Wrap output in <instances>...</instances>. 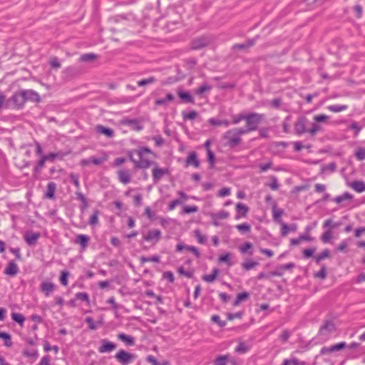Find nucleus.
<instances>
[{"mask_svg": "<svg viewBox=\"0 0 365 365\" xmlns=\"http://www.w3.org/2000/svg\"><path fill=\"white\" fill-rule=\"evenodd\" d=\"M138 158V160H135L131 156L130 160L135 163V167L139 168H149L153 163L145 158V154H150L152 153V151L150 149L148 148H142L135 151Z\"/></svg>", "mask_w": 365, "mask_h": 365, "instance_id": "obj_1", "label": "nucleus"}, {"mask_svg": "<svg viewBox=\"0 0 365 365\" xmlns=\"http://www.w3.org/2000/svg\"><path fill=\"white\" fill-rule=\"evenodd\" d=\"M264 119V115L252 113L248 115H246V123L247 126L250 128V130H255L257 128V125L260 123V122Z\"/></svg>", "mask_w": 365, "mask_h": 365, "instance_id": "obj_2", "label": "nucleus"}, {"mask_svg": "<svg viewBox=\"0 0 365 365\" xmlns=\"http://www.w3.org/2000/svg\"><path fill=\"white\" fill-rule=\"evenodd\" d=\"M223 138L227 140V144L231 148L238 145L242 140L241 138L238 135L237 130L234 128L227 130L224 134Z\"/></svg>", "mask_w": 365, "mask_h": 365, "instance_id": "obj_3", "label": "nucleus"}, {"mask_svg": "<svg viewBox=\"0 0 365 365\" xmlns=\"http://www.w3.org/2000/svg\"><path fill=\"white\" fill-rule=\"evenodd\" d=\"M115 358L121 364L127 365L135 358V355L121 349L118 351L115 356Z\"/></svg>", "mask_w": 365, "mask_h": 365, "instance_id": "obj_4", "label": "nucleus"}, {"mask_svg": "<svg viewBox=\"0 0 365 365\" xmlns=\"http://www.w3.org/2000/svg\"><path fill=\"white\" fill-rule=\"evenodd\" d=\"M161 231L157 229L150 230L146 235L143 236L144 240L152 242L155 245L161 238Z\"/></svg>", "mask_w": 365, "mask_h": 365, "instance_id": "obj_5", "label": "nucleus"}, {"mask_svg": "<svg viewBox=\"0 0 365 365\" xmlns=\"http://www.w3.org/2000/svg\"><path fill=\"white\" fill-rule=\"evenodd\" d=\"M9 101L12 103L14 108H20L24 105L25 97L23 91L14 93L10 98Z\"/></svg>", "mask_w": 365, "mask_h": 365, "instance_id": "obj_6", "label": "nucleus"}, {"mask_svg": "<svg viewBox=\"0 0 365 365\" xmlns=\"http://www.w3.org/2000/svg\"><path fill=\"white\" fill-rule=\"evenodd\" d=\"M210 42V39L207 36H200L192 41L191 48L194 50L200 49L207 46Z\"/></svg>", "mask_w": 365, "mask_h": 365, "instance_id": "obj_7", "label": "nucleus"}, {"mask_svg": "<svg viewBox=\"0 0 365 365\" xmlns=\"http://www.w3.org/2000/svg\"><path fill=\"white\" fill-rule=\"evenodd\" d=\"M346 346V344L345 342H340L336 344H334L331 346H324L322 348L320 351V354L326 355L333 353L334 351H338Z\"/></svg>", "mask_w": 365, "mask_h": 365, "instance_id": "obj_8", "label": "nucleus"}, {"mask_svg": "<svg viewBox=\"0 0 365 365\" xmlns=\"http://www.w3.org/2000/svg\"><path fill=\"white\" fill-rule=\"evenodd\" d=\"M116 344L108 339H102L101 345L98 347V351L101 354L110 352L116 349Z\"/></svg>", "mask_w": 365, "mask_h": 365, "instance_id": "obj_9", "label": "nucleus"}, {"mask_svg": "<svg viewBox=\"0 0 365 365\" xmlns=\"http://www.w3.org/2000/svg\"><path fill=\"white\" fill-rule=\"evenodd\" d=\"M236 211L237 214L235 215V219L240 220L242 217H247V215L249 212V207L243 203L238 202L236 204Z\"/></svg>", "mask_w": 365, "mask_h": 365, "instance_id": "obj_10", "label": "nucleus"}, {"mask_svg": "<svg viewBox=\"0 0 365 365\" xmlns=\"http://www.w3.org/2000/svg\"><path fill=\"white\" fill-rule=\"evenodd\" d=\"M23 93L25 97V102L26 101H31L34 102H39L41 101V98L38 93L33 90H23Z\"/></svg>", "mask_w": 365, "mask_h": 365, "instance_id": "obj_11", "label": "nucleus"}, {"mask_svg": "<svg viewBox=\"0 0 365 365\" xmlns=\"http://www.w3.org/2000/svg\"><path fill=\"white\" fill-rule=\"evenodd\" d=\"M39 237L40 234L38 232H28L24 236V240L30 246L35 245Z\"/></svg>", "mask_w": 365, "mask_h": 365, "instance_id": "obj_12", "label": "nucleus"}, {"mask_svg": "<svg viewBox=\"0 0 365 365\" xmlns=\"http://www.w3.org/2000/svg\"><path fill=\"white\" fill-rule=\"evenodd\" d=\"M168 173V169L160 168L155 166L153 169V178L155 182H158L165 175Z\"/></svg>", "mask_w": 365, "mask_h": 365, "instance_id": "obj_13", "label": "nucleus"}, {"mask_svg": "<svg viewBox=\"0 0 365 365\" xmlns=\"http://www.w3.org/2000/svg\"><path fill=\"white\" fill-rule=\"evenodd\" d=\"M282 230H281V235L283 237H285L288 235L289 232H296L297 230V225L295 223H292L291 225H287L284 223V222H280Z\"/></svg>", "mask_w": 365, "mask_h": 365, "instance_id": "obj_14", "label": "nucleus"}, {"mask_svg": "<svg viewBox=\"0 0 365 365\" xmlns=\"http://www.w3.org/2000/svg\"><path fill=\"white\" fill-rule=\"evenodd\" d=\"M55 287L51 282H43L41 284V291L48 297L54 291Z\"/></svg>", "mask_w": 365, "mask_h": 365, "instance_id": "obj_15", "label": "nucleus"}, {"mask_svg": "<svg viewBox=\"0 0 365 365\" xmlns=\"http://www.w3.org/2000/svg\"><path fill=\"white\" fill-rule=\"evenodd\" d=\"M96 131L98 133L104 135L109 138H111L114 136V131L113 129L104 127L101 125H98L96 126Z\"/></svg>", "mask_w": 365, "mask_h": 365, "instance_id": "obj_16", "label": "nucleus"}, {"mask_svg": "<svg viewBox=\"0 0 365 365\" xmlns=\"http://www.w3.org/2000/svg\"><path fill=\"white\" fill-rule=\"evenodd\" d=\"M179 98L184 102V103H194V98L192 96V95L188 91H184L182 90H178L177 92Z\"/></svg>", "mask_w": 365, "mask_h": 365, "instance_id": "obj_17", "label": "nucleus"}, {"mask_svg": "<svg viewBox=\"0 0 365 365\" xmlns=\"http://www.w3.org/2000/svg\"><path fill=\"white\" fill-rule=\"evenodd\" d=\"M349 187L357 192L365 191V182L361 180H355L349 184Z\"/></svg>", "mask_w": 365, "mask_h": 365, "instance_id": "obj_18", "label": "nucleus"}, {"mask_svg": "<svg viewBox=\"0 0 365 365\" xmlns=\"http://www.w3.org/2000/svg\"><path fill=\"white\" fill-rule=\"evenodd\" d=\"M18 272L17 264L14 262H9L7 267L4 269V274L10 276H14Z\"/></svg>", "mask_w": 365, "mask_h": 365, "instance_id": "obj_19", "label": "nucleus"}, {"mask_svg": "<svg viewBox=\"0 0 365 365\" xmlns=\"http://www.w3.org/2000/svg\"><path fill=\"white\" fill-rule=\"evenodd\" d=\"M239 251L242 254L253 255V245L251 242H247L239 247Z\"/></svg>", "mask_w": 365, "mask_h": 365, "instance_id": "obj_20", "label": "nucleus"}, {"mask_svg": "<svg viewBox=\"0 0 365 365\" xmlns=\"http://www.w3.org/2000/svg\"><path fill=\"white\" fill-rule=\"evenodd\" d=\"M118 179L123 184H128L130 181V175L128 170H120L118 172Z\"/></svg>", "mask_w": 365, "mask_h": 365, "instance_id": "obj_21", "label": "nucleus"}, {"mask_svg": "<svg viewBox=\"0 0 365 365\" xmlns=\"http://www.w3.org/2000/svg\"><path fill=\"white\" fill-rule=\"evenodd\" d=\"M305 126V119H298L294 125L295 132L299 135L304 133L306 131Z\"/></svg>", "mask_w": 365, "mask_h": 365, "instance_id": "obj_22", "label": "nucleus"}, {"mask_svg": "<svg viewBox=\"0 0 365 365\" xmlns=\"http://www.w3.org/2000/svg\"><path fill=\"white\" fill-rule=\"evenodd\" d=\"M175 97L172 93H168L164 98L155 100V105L159 106H166L168 102L173 101Z\"/></svg>", "mask_w": 365, "mask_h": 365, "instance_id": "obj_23", "label": "nucleus"}, {"mask_svg": "<svg viewBox=\"0 0 365 365\" xmlns=\"http://www.w3.org/2000/svg\"><path fill=\"white\" fill-rule=\"evenodd\" d=\"M186 165H192L195 168L200 166V161L197 158L196 153L195 152L190 153L186 159Z\"/></svg>", "mask_w": 365, "mask_h": 365, "instance_id": "obj_24", "label": "nucleus"}, {"mask_svg": "<svg viewBox=\"0 0 365 365\" xmlns=\"http://www.w3.org/2000/svg\"><path fill=\"white\" fill-rule=\"evenodd\" d=\"M89 237L86 235H78L76 237V242L81 245L82 249H86L88 247Z\"/></svg>", "mask_w": 365, "mask_h": 365, "instance_id": "obj_25", "label": "nucleus"}, {"mask_svg": "<svg viewBox=\"0 0 365 365\" xmlns=\"http://www.w3.org/2000/svg\"><path fill=\"white\" fill-rule=\"evenodd\" d=\"M219 274V269L217 268H215L212 269V273L210 274H206L202 277V279L207 282H213L216 278L217 274Z\"/></svg>", "mask_w": 365, "mask_h": 365, "instance_id": "obj_26", "label": "nucleus"}, {"mask_svg": "<svg viewBox=\"0 0 365 365\" xmlns=\"http://www.w3.org/2000/svg\"><path fill=\"white\" fill-rule=\"evenodd\" d=\"M56 189V185L53 182H50L47 185V191L46 193V197L49 199H53L54 197V193Z\"/></svg>", "mask_w": 365, "mask_h": 365, "instance_id": "obj_27", "label": "nucleus"}, {"mask_svg": "<svg viewBox=\"0 0 365 365\" xmlns=\"http://www.w3.org/2000/svg\"><path fill=\"white\" fill-rule=\"evenodd\" d=\"M118 338L125 342L127 345L132 346L135 344V339L133 336L126 335L125 334H119Z\"/></svg>", "mask_w": 365, "mask_h": 365, "instance_id": "obj_28", "label": "nucleus"}, {"mask_svg": "<svg viewBox=\"0 0 365 365\" xmlns=\"http://www.w3.org/2000/svg\"><path fill=\"white\" fill-rule=\"evenodd\" d=\"M348 108L346 105H331L327 107V109L333 113H339L344 111Z\"/></svg>", "mask_w": 365, "mask_h": 365, "instance_id": "obj_29", "label": "nucleus"}, {"mask_svg": "<svg viewBox=\"0 0 365 365\" xmlns=\"http://www.w3.org/2000/svg\"><path fill=\"white\" fill-rule=\"evenodd\" d=\"M195 237L197 238L198 243L204 245L207 242V237L206 235H202L200 230L194 231Z\"/></svg>", "mask_w": 365, "mask_h": 365, "instance_id": "obj_30", "label": "nucleus"}, {"mask_svg": "<svg viewBox=\"0 0 365 365\" xmlns=\"http://www.w3.org/2000/svg\"><path fill=\"white\" fill-rule=\"evenodd\" d=\"M211 214L214 215V217L215 219H217L219 220H225L228 218L230 216V213L224 210H220L219 212H212Z\"/></svg>", "mask_w": 365, "mask_h": 365, "instance_id": "obj_31", "label": "nucleus"}, {"mask_svg": "<svg viewBox=\"0 0 365 365\" xmlns=\"http://www.w3.org/2000/svg\"><path fill=\"white\" fill-rule=\"evenodd\" d=\"M11 317L14 322L20 324L21 327L24 325L25 317H24L23 314L13 312L11 313Z\"/></svg>", "mask_w": 365, "mask_h": 365, "instance_id": "obj_32", "label": "nucleus"}, {"mask_svg": "<svg viewBox=\"0 0 365 365\" xmlns=\"http://www.w3.org/2000/svg\"><path fill=\"white\" fill-rule=\"evenodd\" d=\"M258 265V262L252 259H247L242 264V267L245 270H250Z\"/></svg>", "mask_w": 365, "mask_h": 365, "instance_id": "obj_33", "label": "nucleus"}, {"mask_svg": "<svg viewBox=\"0 0 365 365\" xmlns=\"http://www.w3.org/2000/svg\"><path fill=\"white\" fill-rule=\"evenodd\" d=\"M229 359L228 355H221L216 358L213 365H226Z\"/></svg>", "mask_w": 365, "mask_h": 365, "instance_id": "obj_34", "label": "nucleus"}, {"mask_svg": "<svg viewBox=\"0 0 365 365\" xmlns=\"http://www.w3.org/2000/svg\"><path fill=\"white\" fill-rule=\"evenodd\" d=\"M330 255V252L329 250L326 249L320 254L316 255L314 257L315 261L317 263H319L322 260L328 258Z\"/></svg>", "mask_w": 365, "mask_h": 365, "instance_id": "obj_35", "label": "nucleus"}, {"mask_svg": "<svg viewBox=\"0 0 365 365\" xmlns=\"http://www.w3.org/2000/svg\"><path fill=\"white\" fill-rule=\"evenodd\" d=\"M0 338L4 340V345L6 346L10 347L12 345V341L11 336L6 333L0 331Z\"/></svg>", "mask_w": 365, "mask_h": 365, "instance_id": "obj_36", "label": "nucleus"}, {"mask_svg": "<svg viewBox=\"0 0 365 365\" xmlns=\"http://www.w3.org/2000/svg\"><path fill=\"white\" fill-rule=\"evenodd\" d=\"M160 260V257L158 255H153L151 257H142L140 258V262L142 263L153 262H159Z\"/></svg>", "mask_w": 365, "mask_h": 365, "instance_id": "obj_37", "label": "nucleus"}, {"mask_svg": "<svg viewBox=\"0 0 365 365\" xmlns=\"http://www.w3.org/2000/svg\"><path fill=\"white\" fill-rule=\"evenodd\" d=\"M283 365H305V363L296 358H292L291 359H285L283 362Z\"/></svg>", "mask_w": 365, "mask_h": 365, "instance_id": "obj_38", "label": "nucleus"}, {"mask_svg": "<svg viewBox=\"0 0 365 365\" xmlns=\"http://www.w3.org/2000/svg\"><path fill=\"white\" fill-rule=\"evenodd\" d=\"M212 89V86L210 85H208L207 83L205 84H203L202 86H200L197 89L195 90V93L197 95H202V93H204L206 91H209Z\"/></svg>", "mask_w": 365, "mask_h": 365, "instance_id": "obj_39", "label": "nucleus"}, {"mask_svg": "<svg viewBox=\"0 0 365 365\" xmlns=\"http://www.w3.org/2000/svg\"><path fill=\"white\" fill-rule=\"evenodd\" d=\"M106 160H107V157L106 155L99 157V158H96L95 156L91 157V163H93L96 165H99Z\"/></svg>", "mask_w": 365, "mask_h": 365, "instance_id": "obj_40", "label": "nucleus"}, {"mask_svg": "<svg viewBox=\"0 0 365 365\" xmlns=\"http://www.w3.org/2000/svg\"><path fill=\"white\" fill-rule=\"evenodd\" d=\"M231 258V254L230 253H226L225 255H222L219 257V262L226 263L228 266L232 265V262H230Z\"/></svg>", "mask_w": 365, "mask_h": 365, "instance_id": "obj_41", "label": "nucleus"}, {"mask_svg": "<svg viewBox=\"0 0 365 365\" xmlns=\"http://www.w3.org/2000/svg\"><path fill=\"white\" fill-rule=\"evenodd\" d=\"M76 195L77 196V199L79 200L81 202V203L83 204L82 208L83 210L86 209L88 207V201H87V199L86 198V197L83 195V193H81L80 192H76Z\"/></svg>", "mask_w": 365, "mask_h": 365, "instance_id": "obj_42", "label": "nucleus"}, {"mask_svg": "<svg viewBox=\"0 0 365 365\" xmlns=\"http://www.w3.org/2000/svg\"><path fill=\"white\" fill-rule=\"evenodd\" d=\"M236 228L240 232H248L251 230V226L247 223H243L236 225Z\"/></svg>", "mask_w": 365, "mask_h": 365, "instance_id": "obj_43", "label": "nucleus"}, {"mask_svg": "<svg viewBox=\"0 0 365 365\" xmlns=\"http://www.w3.org/2000/svg\"><path fill=\"white\" fill-rule=\"evenodd\" d=\"M69 276V272L68 271L63 270L61 273L60 282L61 284L63 286H66L68 284V278Z\"/></svg>", "mask_w": 365, "mask_h": 365, "instance_id": "obj_44", "label": "nucleus"}, {"mask_svg": "<svg viewBox=\"0 0 365 365\" xmlns=\"http://www.w3.org/2000/svg\"><path fill=\"white\" fill-rule=\"evenodd\" d=\"M355 156L359 160H364L365 159V148H359L355 152Z\"/></svg>", "mask_w": 365, "mask_h": 365, "instance_id": "obj_45", "label": "nucleus"}, {"mask_svg": "<svg viewBox=\"0 0 365 365\" xmlns=\"http://www.w3.org/2000/svg\"><path fill=\"white\" fill-rule=\"evenodd\" d=\"M248 296H249L248 293L245 292L239 294L234 302V304L238 305L241 302L247 299Z\"/></svg>", "mask_w": 365, "mask_h": 365, "instance_id": "obj_46", "label": "nucleus"}, {"mask_svg": "<svg viewBox=\"0 0 365 365\" xmlns=\"http://www.w3.org/2000/svg\"><path fill=\"white\" fill-rule=\"evenodd\" d=\"M155 81V78L154 77H150L146 79H142L139 81H138V86H144L148 84H151Z\"/></svg>", "mask_w": 365, "mask_h": 365, "instance_id": "obj_47", "label": "nucleus"}, {"mask_svg": "<svg viewBox=\"0 0 365 365\" xmlns=\"http://www.w3.org/2000/svg\"><path fill=\"white\" fill-rule=\"evenodd\" d=\"M198 211V207L195 205L193 206H184L182 208L183 214H189L192 212H196Z\"/></svg>", "mask_w": 365, "mask_h": 365, "instance_id": "obj_48", "label": "nucleus"}, {"mask_svg": "<svg viewBox=\"0 0 365 365\" xmlns=\"http://www.w3.org/2000/svg\"><path fill=\"white\" fill-rule=\"evenodd\" d=\"M332 237V233L331 230H327L324 232V234L321 237V240L324 243H327L329 242L330 239Z\"/></svg>", "mask_w": 365, "mask_h": 365, "instance_id": "obj_49", "label": "nucleus"}, {"mask_svg": "<svg viewBox=\"0 0 365 365\" xmlns=\"http://www.w3.org/2000/svg\"><path fill=\"white\" fill-rule=\"evenodd\" d=\"M98 211L96 210L91 216L89 220V224L91 225H96L98 222Z\"/></svg>", "mask_w": 365, "mask_h": 365, "instance_id": "obj_50", "label": "nucleus"}, {"mask_svg": "<svg viewBox=\"0 0 365 365\" xmlns=\"http://www.w3.org/2000/svg\"><path fill=\"white\" fill-rule=\"evenodd\" d=\"M145 215L150 220H153L155 218V212L148 206L145 208Z\"/></svg>", "mask_w": 365, "mask_h": 365, "instance_id": "obj_51", "label": "nucleus"}, {"mask_svg": "<svg viewBox=\"0 0 365 365\" xmlns=\"http://www.w3.org/2000/svg\"><path fill=\"white\" fill-rule=\"evenodd\" d=\"M283 214V210L281 209H273V218L275 221L282 222L280 217Z\"/></svg>", "mask_w": 365, "mask_h": 365, "instance_id": "obj_52", "label": "nucleus"}, {"mask_svg": "<svg viewBox=\"0 0 365 365\" xmlns=\"http://www.w3.org/2000/svg\"><path fill=\"white\" fill-rule=\"evenodd\" d=\"M76 297L78 299L86 302L88 304L89 303V297L86 292H78L76 294Z\"/></svg>", "mask_w": 365, "mask_h": 365, "instance_id": "obj_53", "label": "nucleus"}, {"mask_svg": "<svg viewBox=\"0 0 365 365\" xmlns=\"http://www.w3.org/2000/svg\"><path fill=\"white\" fill-rule=\"evenodd\" d=\"M231 194V190L229 187H223L219 190L217 195L220 197L229 196Z\"/></svg>", "mask_w": 365, "mask_h": 365, "instance_id": "obj_54", "label": "nucleus"}, {"mask_svg": "<svg viewBox=\"0 0 365 365\" xmlns=\"http://www.w3.org/2000/svg\"><path fill=\"white\" fill-rule=\"evenodd\" d=\"M197 115V113L195 110H192L187 113H183V118L186 120H193Z\"/></svg>", "mask_w": 365, "mask_h": 365, "instance_id": "obj_55", "label": "nucleus"}, {"mask_svg": "<svg viewBox=\"0 0 365 365\" xmlns=\"http://www.w3.org/2000/svg\"><path fill=\"white\" fill-rule=\"evenodd\" d=\"M96 58V56L93 53H86L81 56V60L83 61H93Z\"/></svg>", "mask_w": 365, "mask_h": 365, "instance_id": "obj_56", "label": "nucleus"}, {"mask_svg": "<svg viewBox=\"0 0 365 365\" xmlns=\"http://www.w3.org/2000/svg\"><path fill=\"white\" fill-rule=\"evenodd\" d=\"M183 202L181 199H176L173 201H171L169 204L168 208L170 210H173L175 208L176 206L182 204Z\"/></svg>", "mask_w": 365, "mask_h": 365, "instance_id": "obj_57", "label": "nucleus"}, {"mask_svg": "<svg viewBox=\"0 0 365 365\" xmlns=\"http://www.w3.org/2000/svg\"><path fill=\"white\" fill-rule=\"evenodd\" d=\"M315 251H316V248L315 247L309 248V249H305L303 251V256H304V258H309V257H312V255H313V254L314 253Z\"/></svg>", "mask_w": 365, "mask_h": 365, "instance_id": "obj_58", "label": "nucleus"}, {"mask_svg": "<svg viewBox=\"0 0 365 365\" xmlns=\"http://www.w3.org/2000/svg\"><path fill=\"white\" fill-rule=\"evenodd\" d=\"M186 250L191 252L196 257L199 258L200 257V252L197 247L188 245L186 247Z\"/></svg>", "mask_w": 365, "mask_h": 365, "instance_id": "obj_59", "label": "nucleus"}, {"mask_svg": "<svg viewBox=\"0 0 365 365\" xmlns=\"http://www.w3.org/2000/svg\"><path fill=\"white\" fill-rule=\"evenodd\" d=\"M247 350V346L243 343H240L235 349V351L237 353H245Z\"/></svg>", "mask_w": 365, "mask_h": 365, "instance_id": "obj_60", "label": "nucleus"}, {"mask_svg": "<svg viewBox=\"0 0 365 365\" xmlns=\"http://www.w3.org/2000/svg\"><path fill=\"white\" fill-rule=\"evenodd\" d=\"M315 277H317V278H321V279H324L326 278L327 277V270H326V268L324 266H323L322 267V269L318 272H317L315 274H314Z\"/></svg>", "mask_w": 365, "mask_h": 365, "instance_id": "obj_61", "label": "nucleus"}, {"mask_svg": "<svg viewBox=\"0 0 365 365\" xmlns=\"http://www.w3.org/2000/svg\"><path fill=\"white\" fill-rule=\"evenodd\" d=\"M321 130V126L317 123H313L312 128L308 132L312 135H314L318 131Z\"/></svg>", "mask_w": 365, "mask_h": 365, "instance_id": "obj_62", "label": "nucleus"}, {"mask_svg": "<svg viewBox=\"0 0 365 365\" xmlns=\"http://www.w3.org/2000/svg\"><path fill=\"white\" fill-rule=\"evenodd\" d=\"M211 319L212 322L218 324L220 327H224L226 325V322L221 321L218 315H213Z\"/></svg>", "mask_w": 365, "mask_h": 365, "instance_id": "obj_63", "label": "nucleus"}, {"mask_svg": "<svg viewBox=\"0 0 365 365\" xmlns=\"http://www.w3.org/2000/svg\"><path fill=\"white\" fill-rule=\"evenodd\" d=\"M272 163L271 161L259 165V169L261 172H266L267 170L272 168Z\"/></svg>", "mask_w": 365, "mask_h": 365, "instance_id": "obj_64", "label": "nucleus"}]
</instances>
